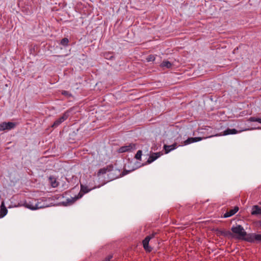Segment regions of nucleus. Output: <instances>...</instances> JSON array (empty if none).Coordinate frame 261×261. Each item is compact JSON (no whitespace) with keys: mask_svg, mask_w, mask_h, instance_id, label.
Listing matches in <instances>:
<instances>
[{"mask_svg":"<svg viewBox=\"0 0 261 261\" xmlns=\"http://www.w3.org/2000/svg\"><path fill=\"white\" fill-rule=\"evenodd\" d=\"M49 198H40L37 200H35L34 202H29L25 204V206L31 210H36L40 208H43L50 206V203L49 202Z\"/></svg>","mask_w":261,"mask_h":261,"instance_id":"f257e3e1","label":"nucleus"},{"mask_svg":"<svg viewBox=\"0 0 261 261\" xmlns=\"http://www.w3.org/2000/svg\"><path fill=\"white\" fill-rule=\"evenodd\" d=\"M231 230L235 234L237 239L246 241L248 234L247 233L241 225L233 226L231 228Z\"/></svg>","mask_w":261,"mask_h":261,"instance_id":"f03ea898","label":"nucleus"},{"mask_svg":"<svg viewBox=\"0 0 261 261\" xmlns=\"http://www.w3.org/2000/svg\"><path fill=\"white\" fill-rule=\"evenodd\" d=\"M246 241L250 243H261V234L248 233Z\"/></svg>","mask_w":261,"mask_h":261,"instance_id":"7ed1b4c3","label":"nucleus"},{"mask_svg":"<svg viewBox=\"0 0 261 261\" xmlns=\"http://www.w3.org/2000/svg\"><path fill=\"white\" fill-rule=\"evenodd\" d=\"M15 126V123L11 122H3L0 124V132L6 130H10Z\"/></svg>","mask_w":261,"mask_h":261,"instance_id":"20e7f679","label":"nucleus"},{"mask_svg":"<svg viewBox=\"0 0 261 261\" xmlns=\"http://www.w3.org/2000/svg\"><path fill=\"white\" fill-rule=\"evenodd\" d=\"M69 116L68 113L67 112L64 113L63 115L60 117L59 119L56 120L53 124L52 125L51 127L56 128L57 126H58L60 124H61L63 121L66 120Z\"/></svg>","mask_w":261,"mask_h":261,"instance_id":"39448f33","label":"nucleus"},{"mask_svg":"<svg viewBox=\"0 0 261 261\" xmlns=\"http://www.w3.org/2000/svg\"><path fill=\"white\" fill-rule=\"evenodd\" d=\"M242 130L238 131L237 129L234 128L230 129V128H227L225 130H224L222 134H217L215 135V136H226L228 135H233V134H236L238 133L241 132Z\"/></svg>","mask_w":261,"mask_h":261,"instance_id":"423d86ee","label":"nucleus"},{"mask_svg":"<svg viewBox=\"0 0 261 261\" xmlns=\"http://www.w3.org/2000/svg\"><path fill=\"white\" fill-rule=\"evenodd\" d=\"M150 240V237H146L143 241V246L146 251L150 252L152 251V248L149 246V242Z\"/></svg>","mask_w":261,"mask_h":261,"instance_id":"0eeeda50","label":"nucleus"},{"mask_svg":"<svg viewBox=\"0 0 261 261\" xmlns=\"http://www.w3.org/2000/svg\"><path fill=\"white\" fill-rule=\"evenodd\" d=\"M161 154L162 153L160 152L151 153L149 156L148 160L147 161L146 163H151L155 160H156L158 158H159L161 155Z\"/></svg>","mask_w":261,"mask_h":261,"instance_id":"6e6552de","label":"nucleus"},{"mask_svg":"<svg viewBox=\"0 0 261 261\" xmlns=\"http://www.w3.org/2000/svg\"><path fill=\"white\" fill-rule=\"evenodd\" d=\"M204 138L202 137H194V138H189L187 140L184 142V145H187L189 144L196 142L202 140Z\"/></svg>","mask_w":261,"mask_h":261,"instance_id":"1a4fd4ad","label":"nucleus"},{"mask_svg":"<svg viewBox=\"0 0 261 261\" xmlns=\"http://www.w3.org/2000/svg\"><path fill=\"white\" fill-rule=\"evenodd\" d=\"M239 210V207L238 206H235L234 208L230 210L229 211L226 212L224 214L223 217L224 218L230 217L233 215H234Z\"/></svg>","mask_w":261,"mask_h":261,"instance_id":"9d476101","label":"nucleus"},{"mask_svg":"<svg viewBox=\"0 0 261 261\" xmlns=\"http://www.w3.org/2000/svg\"><path fill=\"white\" fill-rule=\"evenodd\" d=\"M113 171V167L111 166H108L107 167H104L103 168L100 169L98 172V175L99 176L101 174H103L106 173L108 172H112Z\"/></svg>","mask_w":261,"mask_h":261,"instance_id":"9b49d317","label":"nucleus"},{"mask_svg":"<svg viewBox=\"0 0 261 261\" xmlns=\"http://www.w3.org/2000/svg\"><path fill=\"white\" fill-rule=\"evenodd\" d=\"M177 147V144L175 143L171 145H164V148L166 153H169L170 151L175 149Z\"/></svg>","mask_w":261,"mask_h":261,"instance_id":"f8f14e48","label":"nucleus"},{"mask_svg":"<svg viewBox=\"0 0 261 261\" xmlns=\"http://www.w3.org/2000/svg\"><path fill=\"white\" fill-rule=\"evenodd\" d=\"M91 190V189H88L87 186L81 185V191L79 193L80 197H82L84 194L87 193Z\"/></svg>","mask_w":261,"mask_h":261,"instance_id":"ddd939ff","label":"nucleus"},{"mask_svg":"<svg viewBox=\"0 0 261 261\" xmlns=\"http://www.w3.org/2000/svg\"><path fill=\"white\" fill-rule=\"evenodd\" d=\"M8 213V210L6 206H5V204L4 202H2L1 205V211H0V216L1 217H4Z\"/></svg>","mask_w":261,"mask_h":261,"instance_id":"4468645a","label":"nucleus"},{"mask_svg":"<svg viewBox=\"0 0 261 261\" xmlns=\"http://www.w3.org/2000/svg\"><path fill=\"white\" fill-rule=\"evenodd\" d=\"M133 148V146L132 145H129L121 147L119 149L118 151H119V152L122 153V152L128 151L132 150Z\"/></svg>","mask_w":261,"mask_h":261,"instance_id":"2eb2a0df","label":"nucleus"},{"mask_svg":"<svg viewBox=\"0 0 261 261\" xmlns=\"http://www.w3.org/2000/svg\"><path fill=\"white\" fill-rule=\"evenodd\" d=\"M172 64L168 61H163L161 65L160 66L163 68H170L172 67Z\"/></svg>","mask_w":261,"mask_h":261,"instance_id":"dca6fc26","label":"nucleus"},{"mask_svg":"<svg viewBox=\"0 0 261 261\" xmlns=\"http://www.w3.org/2000/svg\"><path fill=\"white\" fill-rule=\"evenodd\" d=\"M249 120L251 122H258L259 123H261V118L252 117L249 118Z\"/></svg>","mask_w":261,"mask_h":261,"instance_id":"f3484780","label":"nucleus"},{"mask_svg":"<svg viewBox=\"0 0 261 261\" xmlns=\"http://www.w3.org/2000/svg\"><path fill=\"white\" fill-rule=\"evenodd\" d=\"M69 40L67 38H64L61 41V44L64 46L67 45Z\"/></svg>","mask_w":261,"mask_h":261,"instance_id":"a211bd4d","label":"nucleus"},{"mask_svg":"<svg viewBox=\"0 0 261 261\" xmlns=\"http://www.w3.org/2000/svg\"><path fill=\"white\" fill-rule=\"evenodd\" d=\"M142 156V151L139 150L137 151V153L135 155V158L136 159L141 160Z\"/></svg>","mask_w":261,"mask_h":261,"instance_id":"6ab92c4d","label":"nucleus"},{"mask_svg":"<svg viewBox=\"0 0 261 261\" xmlns=\"http://www.w3.org/2000/svg\"><path fill=\"white\" fill-rule=\"evenodd\" d=\"M223 233L225 236L234 237L232 232H231L229 231H225Z\"/></svg>","mask_w":261,"mask_h":261,"instance_id":"aec40b11","label":"nucleus"},{"mask_svg":"<svg viewBox=\"0 0 261 261\" xmlns=\"http://www.w3.org/2000/svg\"><path fill=\"white\" fill-rule=\"evenodd\" d=\"M112 255H109L106 257L102 261H111V259L112 258Z\"/></svg>","mask_w":261,"mask_h":261,"instance_id":"412c9836","label":"nucleus"},{"mask_svg":"<svg viewBox=\"0 0 261 261\" xmlns=\"http://www.w3.org/2000/svg\"><path fill=\"white\" fill-rule=\"evenodd\" d=\"M62 94L66 96H69L71 95V94L69 93V92H68L67 91H63L62 92Z\"/></svg>","mask_w":261,"mask_h":261,"instance_id":"4be33fe9","label":"nucleus"},{"mask_svg":"<svg viewBox=\"0 0 261 261\" xmlns=\"http://www.w3.org/2000/svg\"><path fill=\"white\" fill-rule=\"evenodd\" d=\"M156 234V232H153L151 234L147 236V237H150V240H151V239H152L153 238H154L155 237Z\"/></svg>","mask_w":261,"mask_h":261,"instance_id":"5701e85b","label":"nucleus"},{"mask_svg":"<svg viewBox=\"0 0 261 261\" xmlns=\"http://www.w3.org/2000/svg\"><path fill=\"white\" fill-rule=\"evenodd\" d=\"M127 173H128V171H126V170H124L123 172V174H122V175H126Z\"/></svg>","mask_w":261,"mask_h":261,"instance_id":"b1692460","label":"nucleus"},{"mask_svg":"<svg viewBox=\"0 0 261 261\" xmlns=\"http://www.w3.org/2000/svg\"><path fill=\"white\" fill-rule=\"evenodd\" d=\"M212 137H213V136H211L209 137V138Z\"/></svg>","mask_w":261,"mask_h":261,"instance_id":"393cba45","label":"nucleus"}]
</instances>
